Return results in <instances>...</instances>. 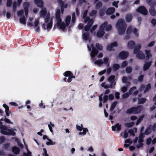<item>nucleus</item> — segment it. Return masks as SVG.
Returning <instances> with one entry per match:
<instances>
[{
	"instance_id": "1",
	"label": "nucleus",
	"mask_w": 156,
	"mask_h": 156,
	"mask_svg": "<svg viewBox=\"0 0 156 156\" xmlns=\"http://www.w3.org/2000/svg\"><path fill=\"white\" fill-rule=\"evenodd\" d=\"M107 21H105L102 23L100 26V29L97 32V36L98 38H101L103 37L105 32V30L107 31H109L112 30V26L111 24H108Z\"/></svg>"
},
{
	"instance_id": "2",
	"label": "nucleus",
	"mask_w": 156,
	"mask_h": 156,
	"mask_svg": "<svg viewBox=\"0 0 156 156\" xmlns=\"http://www.w3.org/2000/svg\"><path fill=\"white\" fill-rule=\"evenodd\" d=\"M116 27L118 29L119 35H122L125 34L127 25L124 20L122 19H119L116 23Z\"/></svg>"
},
{
	"instance_id": "3",
	"label": "nucleus",
	"mask_w": 156,
	"mask_h": 156,
	"mask_svg": "<svg viewBox=\"0 0 156 156\" xmlns=\"http://www.w3.org/2000/svg\"><path fill=\"white\" fill-rule=\"evenodd\" d=\"M132 33H133L136 37H139L137 29L136 28H133L132 26H129L126 31V35L125 36L124 39L127 40L129 39L130 37V35Z\"/></svg>"
},
{
	"instance_id": "4",
	"label": "nucleus",
	"mask_w": 156,
	"mask_h": 156,
	"mask_svg": "<svg viewBox=\"0 0 156 156\" xmlns=\"http://www.w3.org/2000/svg\"><path fill=\"white\" fill-rule=\"evenodd\" d=\"M0 133L2 134L6 135H15L16 133L12 129H10L6 126L4 125L0 129Z\"/></svg>"
},
{
	"instance_id": "5",
	"label": "nucleus",
	"mask_w": 156,
	"mask_h": 156,
	"mask_svg": "<svg viewBox=\"0 0 156 156\" xmlns=\"http://www.w3.org/2000/svg\"><path fill=\"white\" fill-rule=\"evenodd\" d=\"M63 75L65 77H69L67 80V81L68 83H70L72 81V78H75V76L73 75V73L69 71L65 72Z\"/></svg>"
},
{
	"instance_id": "6",
	"label": "nucleus",
	"mask_w": 156,
	"mask_h": 156,
	"mask_svg": "<svg viewBox=\"0 0 156 156\" xmlns=\"http://www.w3.org/2000/svg\"><path fill=\"white\" fill-rule=\"evenodd\" d=\"M138 12L144 16L147 15L148 14V11L145 7L144 6H139L136 9Z\"/></svg>"
},
{
	"instance_id": "7",
	"label": "nucleus",
	"mask_w": 156,
	"mask_h": 156,
	"mask_svg": "<svg viewBox=\"0 0 156 156\" xmlns=\"http://www.w3.org/2000/svg\"><path fill=\"white\" fill-rule=\"evenodd\" d=\"M128 52L125 51H122L120 52L118 55L119 58L121 59H126L129 56Z\"/></svg>"
},
{
	"instance_id": "8",
	"label": "nucleus",
	"mask_w": 156,
	"mask_h": 156,
	"mask_svg": "<svg viewBox=\"0 0 156 156\" xmlns=\"http://www.w3.org/2000/svg\"><path fill=\"white\" fill-rule=\"evenodd\" d=\"M91 47L92 48V50L90 53V55L92 58H94L98 53V50L94 47L93 44L91 45Z\"/></svg>"
},
{
	"instance_id": "9",
	"label": "nucleus",
	"mask_w": 156,
	"mask_h": 156,
	"mask_svg": "<svg viewBox=\"0 0 156 156\" xmlns=\"http://www.w3.org/2000/svg\"><path fill=\"white\" fill-rule=\"evenodd\" d=\"M57 2L61 7V12L62 13H63L64 11V9L67 8L68 4L67 3L64 4V2L62 0H57Z\"/></svg>"
},
{
	"instance_id": "10",
	"label": "nucleus",
	"mask_w": 156,
	"mask_h": 156,
	"mask_svg": "<svg viewBox=\"0 0 156 156\" xmlns=\"http://www.w3.org/2000/svg\"><path fill=\"white\" fill-rule=\"evenodd\" d=\"M118 46V44L116 41L114 42L107 45V50L109 51L114 50L112 49L113 47H116Z\"/></svg>"
},
{
	"instance_id": "11",
	"label": "nucleus",
	"mask_w": 156,
	"mask_h": 156,
	"mask_svg": "<svg viewBox=\"0 0 156 156\" xmlns=\"http://www.w3.org/2000/svg\"><path fill=\"white\" fill-rule=\"evenodd\" d=\"M134 110V114H137L140 113L143 108V106L139 105L136 107H133Z\"/></svg>"
},
{
	"instance_id": "12",
	"label": "nucleus",
	"mask_w": 156,
	"mask_h": 156,
	"mask_svg": "<svg viewBox=\"0 0 156 156\" xmlns=\"http://www.w3.org/2000/svg\"><path fill=\"white\" fill-rule=\"evenodd\" d=\"M57 25L58 27H59L62 30H64L66 28V25L64 22H62V19H61V21H59V20H57Z\"/></svg>"
},
{
	"instance_id": "13",
	"label": "nucleus",
	"mask_w": 156,
	"mask_h": 156,
	"mask_svg": "<svg viewBox=\"0 0 156 156\" xmlns=\"http://www.w3.org/2000/svg\"><path fill=\"white\" fill-rule=\"evenodd\" d=\"M35 4L38 7L42 8L44 6V2L42 0H34Z\"/></svg>"
},
{
	"instance_id": "14",
	"label": "nucleus",
	"mask_w": 156,
	"mask_h": 156,
	"mask_svg": "<svg viewBox=\"0 0 156 156\" xmlns=\"http://www.w3.org/2000/svg\"><path fill=\"white\" fill-rule=\"evenodd\" d=\"M136 57L139 59H144L145 58V54L143 53L142 51H139L136 54Z\"/></svg>"
},
{
	"instance_id": "15",
	"label": "nucleus",
	"mask_w": 156,
	"mask_h": 156,
	"mask_svg": "<svg viewBox=\"0 0 156 156\" xmlns=\"http://www.w3.org/2000/svg\"><path fill=\"white\" fill-rule=\"evenodd\" d=\"M40 12V16L41 17L44 18L47 14V9L45 8H42Z\"/></svg>"
},
{
	"instance_id": "16",
	"label": "nucleus",
	"mask_w": 156,
	"mask_h": 156,
	"mask_svg": "<svg viewBox=\"0 0 156 156\" xmlns=\"http://www.w3.org/2000/svg\"><path fill=\"white\" fill-rule=\"evenodd\" d=\"M152 61H150L145 63L143 67V70L145 71L147 70L151 65Z\"/></svg>"
},
{
	"instance_id": "17",
	"label": "nucleus",
	"mask_w": 156,
	"mask_h": 156,
	"mask_svg": "<svg viewBox=\"0 0 156 156\" xmlns=\"http://www.w3.org/2000/svg\"><path fill=\"white\" fill-rule=\"evenodd\" d=\"M112 131H115L116 129L117 128V131H119L121 129V125H120L119 123H117L115 125L112 126Z\"/></svg>"
},
{
	"instance_id": "18",
	"label": "nucleus",
	"mask_w": 156,
	"mask_h": 156,
	"mask_svg": "<svg viewBox=\"0 0 156 156\" xmlns=\"http://www.w3.org/2000/svg\"><path fill=\"white\" fill-rule=\"evenodd\" d=\"M61 11L60 9H58L57 10L56 12L55 17L56 20L61 21V18L60 17Z\"/></svg>"
},
{
	"instance_id": "19",
	"label": "nucleus",
	"mask_w": 156,
	"mask_h": 156,
	"mask_svg": "<svg viewBox=\"0 0 156 156\" xmlns=\"http://www.w3.org/2000/svg\"><path fill=\"white\" fill-rule=\"evenodd\" d=\"M12 151L14 154L17 155L20 154V150L17 147H14L12 148Z\"/></svg>"
},
{
	"instance_id": "20",
	"label": "nucleus",
	"mask_w": 156,
	"mask_h": 156,
	"mask_svg": "<svg viewBox=\"0 0 156 156\" xmlns=\"http://www.w3.org/2000/svg\"><path fill=\"white\" fill-rule=\"evenodd\" d=\"M149 12L151 15L153 16L156 15V12L153 6H151L149 9Z\"/></svg>"
},
{
	"instance_id": "21",
	"label": "nucleus",
	"mask_w": 156,
	"mask_h": 156,
	"mask_svg": "<svg viewBox=\"0 0 156 156\" xmlns=\"http://www.w3.org/2000/svg\"><path fill=\"white\" fill-rule=\"evenodd\" d=\"M115 9L113 7H111L107 9L106 11L107 14L110 15L114 13L115 12Z\"/></svg>"
},
{
	"instance_id": "22",
	"label": "nucleus",
	"mask_w": 156,
	"mask_h": 156,
	"mask_svg": "<svg viewBox=\"0 0 156 156\" xmlns=\"http://www.w3.org/2000/svg\"><path fill=\"white\" fill-rule=\"evenodd\" d=\"M151 125H149L147 129L144 132V134L145 135H148L151 133L152 132V129H151Z\"/></svg>"
},
{
	"instance_id": "23",
	"label": "nucleus",
	"mask_w": 156,
	"mask_h": 156,
	"mask_svg": "<svg viewBox=\"0 0 156 156\" xmlns=\"http://www.w3.org/2000/svg\"><path fill=\"white\" fill-rule=\"evenodd\" d=\"M133 18V16L131 14H127L126 16V20L127 22H130Z\"/></svg>"
},
{
	"instance_id": "24",
	"label": "nucleus",
	"mask_w": 156,
	"mask_h": 156,
	"mask_svg": "<svg viewBox=\"0 0 156 156\" xmlns=\"http://www.w3.org/2000/svg\"><path fill=\"white\" fill-rule=\"evenodd\" d=\"M141 48V45L140 44H139L137 45L136 46L134 49L133 53L134 54H136L138 52L140 51V50Z\"/></svg>"
},
{
	"instance_id": "25",
	"label": "nucleus",
	"mask_w": 156,
	"mask_h": 156,
	"mask_svg": "<svg viewBox=\"0 0 156 156\" xmlns=\"http://www.w3.org/2000/svg\"><path fill=\"white\" fill-rule=\"evenodd\" d=\"M3 107L5 109V112L6 113V115L7 116L9 115V114L11 113L10 112H9V106L6 104H4L3 105Z\"/></svg>"
},
{
	"instance_id": "26",
	"label": "nucleus",
	"mask_w": 156,
	"mask_h": 156,
	"mask_svg": "<svg viewBox=\"0 0 156 156\" xmlns=\"http://www.w3.org/2000/svg\"><path fill=\"white\" fill-rule=\"evenodd\" d=\"M145 53L146 55V59H149L150 58L152 57V55L151 52V51L150 50H145Z\"/></svg>"
},
{
	"instance_id": "27",
	"label": "nucleus",
	"mask_w": 156,
	"mask_h": 156,
	"mask_svg": "<svg viewBox=\"0 0 156 156\" xmlns=\"http://www.w3.org/2000/svg\"><path fill=\"white\" fill-rule=\"evenodd\" d=\"M135 45V42L132 41H129L128 43V47L130 48H134Z\"/></svg>"
},
{
	"instance_id": "28",
	"label": "nucleus",
	"mask_w": 156,
	"mask_h": 156,
	"mask_svg": "<svg viewBox=\"0 0 156 156\" xmlns=\"http://www.w3.org/2000/svg\"><path fill=\"white\" fill-rule=\"evenodd\" d=\"M83 39L85 41L88 40L90 38V35L89 32H85L83 34Z\"/></svg>"
},
{
	"instance_id": "29",
	"label": "nucleus",
	"mask_w": 156,
	"mask_h": 156,
	"mask_svg": "<svg viewBox=\"0 0 156 156\" xmlns=\"http://www.w3.org/2000/svg\"><path fill=\"white\" fill-rule=\"evenodd\" d=\"M117 103L118 102L117 101H115L111 104V106L110 108V111H112L113 110Z\"/></svg>"
},
{
	"instance_id": "30",
	"label": "nucleus",
	"mask_w": 156,
	"mask_h": 156,
	"mask_svg": "<svg viewBox=\"0 0 156 156\" xmlns=\"http://www.w3.org/2000/svg\"><path fill=\"white\" fill-rule=\"evenodd\" d=\"M126 113L128 114L133 113L134 114V110L133 107L128 109L126 111Z\"/></svg>"
},
{
	"instance_id": "31",
	"label": "nucleus",
	"mask_w": 156,
	"mask_h": 156,
	"mask_svg": "<svg viewBox=\"0 0 156 156\" xmlns=\"http://www.w3.org/2000/svg\"><path fill=\"white\" fill-rule=\"evenodd\" d=\"M137 99L139 101L138 103V104H143L146 101V99L144 98H142L140 99L139 98H137Z\"/></svg>"
},
{
	"instance_id": "32",
	"label": "nucleus",
	"mask_w": 156,
	"mask_h": 156,
	"mask_svg": "<svg viewBox=\"0 0 156 156\" xmlns=\"http://www.w3.org/2000/svg\"><path fill=\"white\" fill-rule=\"evenodd\" d=\"M71 20V16H67L66 20L65 22L66 23V25L67 26H68Z\"/></svg>"
},
{
	"instance_id": "33",
	"label": "nucleus",
	"mask_w": 156,
	"mask_h": 156,
	"mask_svg": "<svg viewBox=\"0 0 156 156\" xmlns=\"http://www.w3.org/2000/svg\"><path fill=\"white\" fill-rule=\"evenodd\" d=\"M102 96H103V94H100V95H99V107L100 108H101L102 106V102L103 101V98H102Z\"/></svg>"
},
{
	"instance_id": "34",
	"label": "nucleus",
	"mask_w": 156,
	"mask_h": 156,
	"mask_svg": "<svg viewBox=\"0 0 156 156\" xmlns=\"http://www.w3.org/2000/svg\"><path fill=\"white\" fill-rule=\"evenodd\" d=\"M115 76L114 75H112L109 76L108 78V81L110 83H114L115 81Z\"/></svg>"
},
{
	"instance_id": "35",
	"label": "nucleus",
	"mask_w": 156,
	"mask_h": 156,
	"mask_svg": "<svg viewBox=\"0 0 156 156\" xmlns=\"http://www.w3.org/2000/svg\"><path fill=\"white\" fill-rule=\"evenodd\" d=\"M119 67V65L117 64H115L112 66V69L114 71H116L118 70Z\"/></svg>"
},
{
	"instance_id": "36",
	"label": "nucleus",
	"mask_w": 156,
	"mask_h": 156,
	"mask_svg": "<svg viewBox=\"0 0 156 156\" xmlns=\"http://www.w3.org/2000/svg\"><path fill=\"white\" fill-rule=\"evenodd\" d=\"M94 63L97 65L101 66L104 63V62L102 59H99L96 60L94 62Z\"/></svg>"
},
{
	"instance_id": "37",
	"label": "nucleus",
	"mask_w": 156,
	"mask_h": 156,
	"mask_svg": "<svg viewBox=\"0 0 156 156\" xmlns=\"http://www.w3.org/2000/svg\"><path fill=\"white\" fill-rule=\"evenodd\" d=\"M20 22L24 24H26V19L24 16H22L20 19Z\"/></svg>"
},
{
	"instance_id": "38",
	"label": "nucleus",
	"mask_w": 156,
	"mask_h": 156,
	"mask_svg": "<svg viewBox=\"0 0 156 156\" xmlns=\"http://www.w3.org/2000/svg\"><path fill=\"white\" fill-rule=\"evenodd\" d=\"M146 2L149 5L153 6L156 4L155 2H153L152 0H146Z\"/></svg>"
},
{
	"instance_id": "39",
	"label": "nucleus",
	"mask_w": 156,
	"mask_h": 156,
	"mask_svg": "<svg viewBox=\"0 0 156 156\" xmlns=\"http://www.w3.org/2000/svg\"><path fill=\"white\" fill-rule=\"evenodd\" d=\"M132 71V68L131 66H127L126 69V71L127 73H130Z\"/></svg>"
},
{
	"instance_id": "40",
	"label": "nucleus",
	"mask_w": 156,
	"mask_h": 156,
	"mask_svg": "<svg viewBox=\"0 0 156 156\" xmlns=\"http://www.w3.org/2000/svg\"><path fill=\"white\" fill-rule=\"evenodd\" d=\"M151 88V84L150 83H148L146 87V88L144 90V93H145L149 91V90Z\"/></svg>"
},
{
	"instance_id": "41",
	"label": "nucleus",
	"mask_w": 156,
	"mask_h": 156,
	"mask_svg": "<svg viewBox=\"0 0 156 156\" xmlns=\"http://www.w3.org/2000/svg\"><path fill=\"white\" fill-rule=\"evenodd\" d=\"M48 142H46V144L47 145H55V142H53L52 141L51 139H48Z\"/></svg>"
},
{
	"instance_id": "42",
	"label": "nucleus",
	"mask_w": 156,
	"mask_h": 156,
	"mask_svg": "<svg viewBox=\"0 0 156 156\" xmlns=\"http://www.w3.org/2000/svg\"><path fill=\"white\" fill-rule=\"evenodd\" d=\"M109 58L108 57H106L104 58V62L105 64H107V66L108 67L109 66V63L108 62Z\"/></svg>"
},
{
	"instance_id": "43",
	"label": "nucleus",
	"mask_w": 156,
	"mask_h": 156,
	"mask_svg": "<svg viewBox=\"0 0 156 156\" xmlns=\"http://www.w3.org/2000/svg\"><path fill=\"white\" fill-rule=\"evenodd\" d=\"M102 5V3L101 2H98L97 3L96 5V9H99L101 7Z\"/></svg>"
},
{
	"instance_id": "44",
	"label": "nucleus",
	"mask_w": 156,
	"mask_h": 156,
	"mask_svg": "<svg viewBox=\"0 0 156 156\" xmlns=\"http://www.w3.org/2000/svg\"><path fill=\"white\" fill-rule=\"evenodd\" d=\"M105 12V10L103 9H101L99 12V14L100 16H102L104 15Z\"/></svg>"
},
{
	"instance_id": "45",
	"label": "nucleus",
	"mask_w": 156,
	"mask_h": 156,
	"mask_svg": "<svg viewBox=\"0 0 156 156\" xmlns=\"http://www.w3.org/2000/svg\"><path fill=\"white\" fill-rule=\"evenodd\" d=\"M52 21L51 20L50 22L47 25V29L50 30L52 27Z\"/></svg>"
},
{
	"instance_id": "46",
	"label": "nucleus",
	"mask_w": 156,
	"mask_h": 156,
	"mask_svg": "<svg viewBox=\"0 0 156 156\" xmlns=\"http://www.w3.org/2000/svg\"><path fill=\"white\" fill-rule=\"evenodd\" d=\"M96 47L97 48L100 50H103V46L101 44L99 43H97L96 44Z\"/></svg>"
},
{
	"instance_id": "47",
	"label": "nucleus",
	"mask_w": 156,
	"mask_h": 156,
	"mask_svg": "<svg viewBox=\"0 0 156 156\" xmlns=\"http://www.w3.org/2000/svg\"><path fill=\"white\" fill-rule=\"evenodd\" d=\"M97 13V11L93 10L91 11L89 13V16H93L94 15L96 14Z\"/></svg>"
},
{
	"instance_id": "48",
	"label": "nucleus",
	"mask_w": 156,
	"mask_h": 156,
	"mask_svg": "<svg viewBox=\"0 0 156 156\" xmlns=\"http://www.w3.org/2000/svg\"><path fill=\"white\" fill-rule=\"evenodd\" d=\"M144 117V115H142L141 117L137 119V121L136 123V125H138L141 122V121L143 120V118Z\"/></svg>"
},
{
	"instance_id": "49",
	"label": "nucleus",
	"mask_w": 156,
	"mask_h": 156,
	"mask_svg": "<svg viewBox=\"0 0 156 156\" xmlns=\"http://www.w3.org/2000/svg\"><path fill=\"white\" fill-rule=\"evenodd\" d=\"M12 4V0H7L6 3V6L7 7L11 6Z\"/></svg>"
},
{
	"instance_id": "50",
	"label": "nucleus",
	"mask_w": 156,
	"mask_h": 156,
	"mask_svg": "<svg viewBox=\"0 0 156 156\" xmlns=\"http://www.w3.org/2000/svg\"><path fill=\"white\" fill-rule=\"evenodd\" d=\"M103 103H105L107 102L108 99V96L106 95H104L103 97Z\"/></svg>"
},
{
	"instance_id": "51",
	"label": "nucleus",
	"mask_w": 156,
	"mask_h": 156,
	"mask_svg": "<svg viewBox=\"0 0 156 156\" xmlns=\"http://www.w3.org/2000/svg\"><path fill=\"white\" fill-rule=\"evenodd\" d=\"M136 87H133L130 89L129 91V93L130 95H131L132 93L134 91V90L136 89Z\"/></svg>"
},
{
	"instance_id": "52",
	"label": "nucleus",
	"mask_w": 156,
	"mask_h": 156,
	"mask_svg": "<svg viewBox=\"0 0 156 156\" xmlns=\"http://www.w3.org/2000/svg\"><path fill=\"white\" fill-rule=\"evenodd\" d=\"M50 20V15L48 14L46 16V18H45L44 21L46 23H47L49 22Z\"/></svg>"
},
{
	"instance_id": "53",
	"label": "nucleus",
	"mask_w": 156,
	"mask_h": 156,
	"mask_svg": "<svg viewBox=\"0 0 156 156\" xmlns=\"http://www.w3.org/2000/svg\"><path fill=\"white\" fill-rule=\"evenodd\" d=\"M134 124V122H132L130 123H128L126 124V126L129 128L133 126Z\"/></svg>"
},
{
	"instance_id": "54",
	"label": "nucleus",
	"mask_w": 156,
	"mask_h": 156,
	"mask_svg": "<svg viewBox=\"0 0 156 156\" xmlns=\"http://www.w3.org/2000/svg\"><path fill=\"white\" fill-rule=\"evenodd\" d=\"M94 21L92 19H91L89 22H88L87 25L90 26V27H91L93 24Z\"/></svg>"
},
{
	"instance_id": "55",
	"label": "nucleus",
	"mask_w": 156,
	"mask_h": 156,
	"mask_svg": "<svg viewBox=\"0 0 156 156\" xmlns=\"http://www.w3.org/2000/svg\"><path fill=\"white\" fill-rule=\"evenodd\" d=\"M144 78V75H140L138 77V80L139 82H142L143 81Z\"/></svg>"
},
{
	"instance_id": "56",
	"label": "nucleus",
	"mask_w": 156,
	"mask_h": 156,
	"mask_svg": "<svg viewBox=\"0 0 156 156\" xmlns=\"http://www.w3.org/2000/svg\"><path fill=\"white\" fill-rule=\"evenodd\" d=\"M23 6L24 9L26 8L28 9L29 7L30 6V4L27 2H26L24 3Z\"/></svg>"
},
{
	"instance_id": "57",
	"label": "nucleus",
	"mask_w": 156,
	"mask_h": 156,
	"mask_svg": "<svg viewBox=\"0 0 156 156\" xmlns=\"http://www.w3.org/2000/svg\"><path fill=\"white\" fill-rule=\"evenodd\" d=\"M81 126H80L78 125H76V128L77 129L80 131H81L83 129V126L81 124Z\"/></svg>"
},
{
	"instance_id": "58",
	"label": "nucleus",
	"mask_w": 156,
	"mask_h": 156,
	"mask_svg": "<svg viewBox=\"0 0 156 156\" xmlns=\"http://www.w3.org/2000/svg\"><path fill=\"white\" fill-rule=\"evenodd\" d=\"M24 11L23 9H21L17 12V15L18 16H24L23 14Z\"/></svg>"
},
{
	"instance_id": "59",
	"label": "nucleus",
	"mask_w": 156,
	"mask_h": 156,
	"mask_svg": "<svg viewBox=\"0 0 156 156\" xmlns=\"http://www.w3.org/2000/svg\"><path fill=\"white\" fill-rule=\"evenodd\" d=\"M76 21V16L75 12H73L72 15V22L74 23Z\"/></svg>"
},
{
	"instance_id": "60",
	"label": "nucleus",
	"mask_w": 156,
	"mask_h": 156,
	"mask_svg": "<svg viewBox=\"0 0 156 156\" xmlns=\"http://www.w3.org/2000/svg\"><path fill=\"white\" fill-rule=\"evenodd\" d=\"M23 156H32L31 155V153L28 151L27 152V153L25 152L23 153Z\"/></svg>"
},
{
	"instance_id": "61",
	"label": "nucleus",
	"mask_w": 156,
	"mask_h": 156,
	"mask_svg": "<svg viewBox=\"0 0 156 156\" xmlns=\"http://www.w3.org/2000/svg\"><path fill=\"white\" fill-rule=\"evenodd\" d=\"M5 140V138L3 136H0V144H2Z\"/></svg>"
},
{
	"instance_id": "62",
	"label": "nucleus",
	"mask_w": 156,
	"mask_h": 156,
	"mask_svg": "<svg viewBox=\"0 0 156 156\" xmlns=\"http://www.w3.org/2000/svg\"><path fill=\"white\" fill-rule=\"evenodd\" d=\"M108 98L110 101H112L114 99V96L112 94H111L109 95Z\"/></svg>"
},
{
	"instance_id": "63",
	"label": "nucleus",
	"mask_w": 156,
	"mask_h": 156,
	"mask_svg": "<svg viewBox=\"0 0 156 156\" xmlns=\"http://www.w3.org/2000/svg\"><path fill=\"white\" fill-rule=\"evenodd\" d=\"M43 150L44 152L43 153L44 156H49L48 154H47V151L45 148H43Z\"/></svg>"
},
{
	"instance_id": "64",
	"label": "nucleus",
	"mask_w": 156,
	"mask_h": 156,
	"mask_svg": "<svg viewBox=\"0 0 156 156\" xmlns=\"http://www.w3.org/2000/svg\"><path fill=\"white\" fill-rule=\"evenodd\" d=\"M151 129L152 130H153L154 131H155L156 130V122L154 124L153 126L152 125H151Z\"/></svg>"
}]
</instances>
